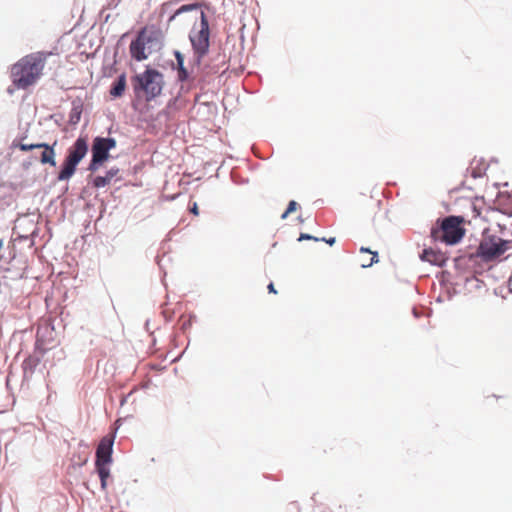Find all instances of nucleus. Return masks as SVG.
I'll use <instances>...</instances> for the list:
<instances>
[{
    "instance_id": "f257e3e1",
    "label": "nucleus",
    "mask_w": 512,
    "mask_h": 512,
    "mask_svg": "<svg viewBox=\"0 0 512 512\" xmlns=\"http://www.w3.org/2000/svg\"><path fill=\"white\" fill-rule=\"evenodd\" d=\"M50 53L35 52L19 59L12 65L10 78L17 89H27L35 85L43 75L47 57Z\"/></svg>"
},
{
    "instance_id": "f03ea898",
    "label": "nucleus",
    "mask_w": 512,
    "mask_h": 512,
    "mask_svg": "<svg viewBox=\"0 0 512 512\" xmlns=\"http://www.w3.org/2000/svg\"><path fill=\"white\" fill-rule=\"evenodd\" d=\"M463 218L459 216H448L437 226L431 229V237L434 241L443 242L447 245H454L461 241L465 235Z\"/></svg>"
},
{
    "instance_id": "7ed1b4c3",
    "label": "nucleus",
    "mask_w": 512,
    "mask_h": 512,
    "mask_svg": "<svg viewBox=\"0 0 512 512\" xmlns=\"http://www.w3.org/2000/svg\"><path fill=\"white\" fill-rule=\"evenodd\" d=\"M88 152V141L86 137H78L68 148L67 155L63 161L62 168L58 173L59 181L69 180L75 173L78 164Z\"/></svg>"
},
{
    "instance_id": "20e7f679",
    "label": "nucleus",
    "mask_w": 512,
    "mask_h": 512,
    "mask_svg": "<svg viewBox=\"0 0 512 512\" xmlns=\"http://www.w3.org/2000/svg\"><path fill=\"white\" fill-rule=\"evenodd\" d=\"M512 249V240H504L497 235H484L475 256L484 262H492Z\"/></svg>"
},
{
    "instance_id": "39448f33",
    "label": "nucleus",
    "mask_w": 512,
    "mask_h": 512,
    "mask_svg": "<svg viewBox=\"0 0 512 512\" xmlns=\"http://www.w3.org/2000/svg\"><path fill=\"white\" fill-rule=\"evenodd\" d=\"M136 93L143 91L146 100L149 101L160 95L163 88V75L155 69H146L132 79Z\"/></svg>"
},
{
    "instance_id": "423d86ee",
    "label": "nucleus",
    "mask_w": 512,
    "mask_h": 512,
    "mask_svg": "<svg viewBox=\"0 0 512 512\" xmlns=\"http://www.w3.org/2000/svg\"><path fill=\"white\" fill-rule=\"evenodd\" d=\"M116 147V140L110 137H96L92 143V159L88 166L91 172L97 171L109 159V152Z\"/></svg>"
},
{
    "instance_id": "0eeeda50",
    "label": "nucleus",
    "mask_w": 512,
    "mask_h": 512,
    "mask_svg": "<svg viewBox=\"0 0 512 512\" xmlns=\"http://www.w3.org/2000/svg\"><path fill=\"white\" fill-rule=\"evenodd\" d=\"M209 23L205 14L201 13V21L199 27H194L189 35L192 47L197 55L198 61L207 54L209 50Z\"/></svg>"
},
{
    "instance_id": "6e6552de",
    "label": "nucleus",
    "mask_w": 512,
    "mask_h": 512,
    "mask_svg": "<svg viewBox=\"0 0 512 512\" xmlns=\"http://www.w3.org/2000/svg\"><path fill=\"white\" fill-rule=\"evenodd\" d=\"M57 146V140H54L52 144L48 143H24L20 141L19 143L13 142V147L18 148L22 152H28L34 149H40L41 154L39 158V162L42 165H50L52 167L56 166V151L55 148Z\"/></svg>"
},
{
    "instance_id": "1a4fd4ad",
    "label": "nucleus",
    "mask_w": 512,
    "mask_h": 512,
    "mask_svg": "<svg viewBox=\"0 0 512 512\" xmlns=\"http://www.w3.org/2000/svg\"><path fill=\"white\" fill-rule=\"evenodd\" d=\"M151 42V37L146 35L145 31H141L135 40L130 44L129 50L132 58L137 61L145 60L148 55L145 53L146 44Z\"/></svg>"
},
{
    "instance_id": "9d476101",
    "label": "nucleus",
    "mask_w": 512,
    "mask_h": 512,
    "mask_svg": "<svg viewBox=\"0 0 512 512\" xmlns=\"http://www.w3.org/2000/svg\"><path fill=\"white\" fill-rule=\"evenodd\" d=\"M114 438L105 436L101 439L97 450H96V462L95 463H110L112 461V447Z\"/></svg>"
},
{
    "instance_id": "9b49d317",
    "label": "nucleus",
    "mask_w": 512,
    "mask_h": 512,
    "mask_svg": "<svg viewBox=\"0 0 512 512\" xmlns=\"http://www.w3.org/2000/svg\"><path fill=\"white\" fill-rule=\"evenodd\" d=\"M421 260L429 262L430 264L436 266H443L446 262V258L443 253L440 251H435L433 249H424L422 254L420 255Z\"/></svg>"
},
{
    "instance_id": "f8f14e48",
    "label": "nucleus",
    "mask_w": 512,
    "mask_h": 512,
    "mask_svg": "<svg viewBox=\"0 0 512 512\" xmlns=\"http://www.w3.org/2000/svg\"><path fill=\"white\" fill-rule=\"evenodd\" d=\"M175 57H176V60H177V78H178V80L181 81V82L189 81L190 80V74L187 71V69L184 67V57H183V55L179 51H176L175 52Z\"/></svg>"
},
{
    "instance_id": "ddd939ff",
    "label": "nucleus",
    "mask_w": 512,
    "mask_h": 512,
    "mask_svg": "<svg viewBox=\"0 0 512 512\" xmlns=\"http://www.w3.org/2000/svg\"><path fill=\"white\" fill-rule=\"evenodd\" d=\"M40 361H41L40 356H38L36 354L29 355L23 361V364H22L24 373L25 374H27V373L33 374L36 367L39 365Z\"/></svg>"
},
{
    "instance_id": "4468645a",
    "label": "nucleus",
    "mask_w": 512,
    "mask_h": 512,
    "mask_svg": "<svg viewBox=\"0 0 512 512\" xmlns=\"http://www.w3.org/2000/svg\"><path fill=\"white\" fill-rule=\"evenodd\" d=\"M125 88H126V76H125V74H122L113 83V86L110 90V94L114 97H120L123 95Z\"/></svg>"
},
{
    "instance_id": "2eb2a0df",
    "label": "nucleus",
    "mask_w": 512,
    "mask_h": 512,
    "mask_svg": "<svg viewBox=\"0 0 512 512\" xmlns=\"http://www.w3.org/2000/svg\"><path fill=\"white\" fill-rule=\"evenodd\" d=\"M98 475L101 480V486L104 489L106 487L107 478L110 475L108 464L109 463H95Z\"/></svg>"
},
{
    "instance_id": "dca6fc26",
    "label": "nucleus",
    "mask_w": 512,
    "mask_h": 512,
    "mask_svg": "<svg viewBox=\"0 0 512 512\" xmlns=\"http://www.w3.org/2000/svg\"><path fill=\"white\" fill-rule=\"evenodd\" d=\"M360 252L361 253H368V254L372 255L371 258L368 261H362L361 266L363 268L371 267L373 264L378 262V253L377 252H373L370 249L365 248V247H361L360 248Z\"/></svg>"
},
{
    "instance_id": "f3484780",
    "label": "nucleus",
    "mask_w": 512,
    "mask_h": 512,
    "mask_svg": "<svg viewBox=\"0 0 512 512\" xmlns=\"http://www.w3.org/2000/svg\"><path fill=\"white\" fill-rule=\"evenodd\" d=\"M110 180L106 176H96L93 179V186L95 188H102L110 184Z\"/></svg>"
},
{
    "instance_id": "a211bd4d",
    "label": "nucleus",
    "mask_w": 512,
    "mask_h": 512,
    "mask_svg": "<svg viewBox=\"0 0 512 512\" xmlns=\"http://www.w3.org/2000/svg\"><path fill=\"white\" fill-rule=\"evenodd\" d=\"M297 206H298V204H297L296 201H294V200L290 201L286 211L282 214L281 218L285 219L289 214H291L294 211H296Z\"/></svg>"
},
{
    "instance_id": "6ab92c4d",
    "label": "nucleus",
    "mask_w": 512,
    "mask_h": 512,
    "mask_svg": "<svg viewBox=\"0 0 512 512\" xmlns=\"http://www.w3.org/2000/svg\"><path fill=\"white\" fill-rule=\"evenodd\" d=\"M118 173H119V169H118V168H116V167H113V168L109 169V170L106 172L105 176H106L110 181H112V179H113L114 177H116Z\"/></svg>"
},
{
    "instance_id": "aec40b11",
    "label": "nucleus",
    "mask_w": 512,
    "mask_h": 512,
    "mask_svg": "<svg viewBox=\"0 0 512 512\" xmlns=\"http://www.w3.org/2000/svg\"><path fill=\"white\" fill-rule=\"evenodd\" d=\"M190 212L192 214H194L195 216H198L199 215V209H198V205L196 202H193V204L190 206L189 208Z\"/></svg>"
},
{
    "instance_id": "412c9836",
    "label": "nucleus",
    "mask_w": 512,
    "mask_h": 512,
    "mask_svg": "<svg viewBox=\"0 0 512 512\" xmlns=\"http://www.w3.org/2000/svg\"><path fill=\"white\" fill-rule=\"evenodd\" d=\"M304 239H307V240L313 239L315 241L319 240L318 238L313 237V236L308 235V234H301L298 240L301 241V240H304Z\"/></svg>"
},
{
    "instance_id": "4be33fe9",
    "label": "nucleus",
    "mask_w": 512,
    "mask_h": 512,
    "mask_svg": "<svg viewBox=\"0 0 512 512\" xmlns=\"http://www.w3.org/2000/svg\"><path fill=\"white\" fill-rule=\"evenodd\" d=\"M189 9H190V6H188V5H184V6H182V7H181V8H179V9L175 12V14L171 17V20H172L173 18H175V16H176V15H178L179 13H181L182 11H187V10H189Z\"/></svg>"
},
{
    "instance_id": "5701e85b",
    "label": "nucleus",
    "mask_w": 512,
    "mask_h": 512,
    "mask_svg": "<svg viewBox=\"0 0 512 512\" xmlns=\"http://www.w3.org/2000/svg\"><path fill=\"white\" fill-rule=\"evenodd\" d=\"M267 288H268V291H269L270 293L277 294V290L275 289V287H274V284H273V283H270V284L267 286Z\"/></svg>"
},
{
    "instance_id": "b1692460",
    "label": "nucleus",
    "mask_w": 512,
    "mask_h": 512,
    "mask_svg": "<svg viewBox=\"0 0 512 512\" xmlns=\"http://www.w3.org/2000/svg\"><path fill=\"white\" fill-rule=\"evenodd\" d=\"M323 241H325L326 243H328L329 245H333L335 243V238H329V239H325L323 238L322 239Z\"/></svg>"
},
{
    "instance_id": "393cba45",
    "label": "nucleus",
    "mask_w": 512,
    "mask_h": 512,
    "mask_svg": "<svg viewBox=\"0 0 512 512\" xmlns=\"http://www.w3.org/2000/svg\"><path fill=\"white\" fill-rule=\"evenodd\" d=\"M2 248V241L0 240V249Z\"/></svg>"
}]
</instances>
